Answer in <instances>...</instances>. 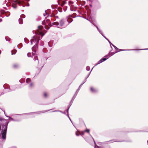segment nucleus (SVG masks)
I'll return each mask as SVG.
<instances>
[{
	"label": "nucleus",
	"mask_w": 148,
	"mask_h": 148,
	"mask_svg": "<svg viewBox=\"0 0 148 148\" xmlns=\"http://www.w3.org/2000/svg\"><path fill=\"white\" fill-rule=\"evenodd\" d=\"M44 95L45 97H46L47 96V94L46 93H45L44 94Z\"/></svg>",
	"instance_id": "19"
},
{
	"label": "nucleus",
	"mask_w": 148,
	"mask_h": 148,
	"mask_svg": "<svg viewBox=\"0 0 148 148\" xmlns=\"http://www.w3.org/2000/svg\"><path fill=\"white\" fill-rule=\"evenodd\" d=\"M68 117H69V118L70 119V118H69V116H68Z\"/></svg>",
	"instance_id": "28"
},
{
	"label": "nucleus",
	"mask_w": 148,
	"mask_h": 148,
	"mask_svg": "<svg viewBox=\"0 0 148 148\" xmlns=\"http://www.w3.org/2000/svg\"><path fill=\"white\" fill-rule=\"evenodd\" d=\"M16 52V50H12V51L11 53H12V54H15Z\"/></svg>",
	"instance_id": "13"
},
{
	"label": "nucleus",
	"mask_w": 148,
	"mask_h": 148,
	"mask_svg": "<svg viewBox=\"0 0 148 148\" xmlns=\"http://www.w3.org/2000/svg\"><path fill=\"white\" fill-rule=\"evenodd\" d=\"M34 52H32V54H31L30 53H28L27 54V56L28 57H32L33 56H34V60L35 62H36L37 63H38V58L36 54L35 51L34 50V51H33Z\"/></svg>",
	"instance_id": "4"
},
{
	"label": "nucleus",
	"mask_w": 148,
	"mask_h": 148,
	"mask_svg": "<svg viewBox=\"0 0 148 148\" xmlns=\"http://www.w3.org/2000/svg\"><path fill=\"white\" fill-rule=\"evenodd\" d=\"M145 49V50L148 49Z\"/></svg>",
	"instance_id": "27"
},
{
	"label": "nucleus",
	"mask_w": 148,
	"mask_h": 148,
	"mask_svg": "<svg viewBox=\"0 0 148 148\" xmlns=\"http://www.w3.org/2000/svg\"><path fill=\"white\" fill-rule=\"evenodd\" d=\"M58 4L62 6H63L65 4V2L64 1H62V3H60V2H59L58 1Z\"/></svg>",
	"instance_id": "10"
},
{
	"label": "nucleus",
	"mask_w": 148,
	"mask_h": 148,
	"mask_svg": "<svg viewBox=\"0 0 148 148\" xmlns=\"http://www.w3.org/2000/svg\"><path fill=\"white\" fill-rule=\"evenodd\" d=\"M19 22L20 24H22L23 23V21L22 20L21 18H19Z\"/></svg>",
	"instance_id": "14"
},
{
	"label": "nucleus",
	"mask_w": 148,
	"mask_h": 148,
	"mask_svg": "<svg viewBox=\"0 0 148 148\" xmlns=\"http://www.w3.org/2000/svg\"><path fill=\"white\" fill-rule=\"evenodd\" d=\"M39 40V37H33V39H31V44H33L35 43V45L32 48L33 51H34V49L35 47V45H37L38 44Z\"/></svg>",
	"instance_id": "2"
},
{
	"label": "nucleus",
	"mask_w": 148,
	"mask_h": 148,
	"mask_svg": "<svg viewBox=\"0 0 148 148\" xmlns=\"http://www.w3.org/2000/svg\"><path fill=\"white\" fill-rule=\"evenodd\" d=\"M86 69L87 71H89L90 70V67L89 66H87L86 67Z\"/></svg>",
	"instance_id": "17"
},
{
	"label": "nucleus",
	"mask_w": 148,
	"mask_h": 148,
	"mask_svg": "<svg viewBox=\"0 0 148 148\" xmlns=\"http://www.w3.org/2000/svg\"><path fill=\"white\" fill-rule=\"evenodd\" d=\"M67 21L68 23H71L73 21L72 19L70 18H69L67 19Z\"/></svg>",
	"instance_id": "12"
},
{
	"label": "nucleus",
	"mask_w": 148,
	"mask_h": 148,
	"mask_svg": "<svg viewBox=\"0 0 148 148\" xmlns=\"http://www.w3.org/2000/svg\"><path fill=\"white\" fill-rule=\"evenodd\" d=\"M7 129V125H4L3 126V130L1 132V134L2 138L3 139H5L6 138Z\"/></svg>",
	"instance_id": "5"
},
{
	"label": "nucleus",
	"mask_w": 148,
	"mask_h": 148,
	"mask_svg": "<svg viewBox=\"0 0 148 148\" xmlns=\"http://www.w3.org/2000/svg\"><path fill=\"white\" fill-rule=\"evenodd\" d=\"M1 130V125H0V131Z\"/></svg>",
	"instance_id": "25"
},
{
	"label": "nucleus",
	"mask_w": 148,
	"mask_h": 148,
	"mask_svg": "<svg viewBox=\"0 0 148 148\" xmlns=\"http://www.w3.org/2000/svg\"><path fill=\"white\" fill-rule=\"evenodd\" d=\"M96 27L97 28V29L99 31V32L102 35V36H103L107 40H108L110 44V46H111V45H112L113 47H114L115 48V49L116 50V52H118L119 51H122V50H121L120 49H119L118 48H117L116 46H114L113 44H112V43H111L109 41V40L105 37L104 36H103V35L102 34V32L99 29V28L98 27L96 26Z\"/></svg>",
	"instance_id": "7"
},
{
	"label": "nucleus",
	"mask_w": 148,
	"mask_h": 148,
	"mask_svg": "<svg viewBox=\"0 0 148 148\" xmlns=\"http://www.w3.org/2000/svg\"><path fill=\"white\" fill-rule=\"evenodd\" d=\"M43 23L44 25H45V28L46 29H47L49 28V27L48 28H47L46 27L48 25L50 26L51 25V23L50 20L48 19L46 20V21H45Z\"/></svg>",
	"instance_id": "8"
},
{
	"label": "nucleus",
	"mask_w": 148,
	"mask_h": 148,
	"mask_svg": "<svg viewBox=\"0 0 148 148\" xmlns=\"http://www.w3.org/2000/svg\"><path fill=\"white\" fill-rule=\"evenodd\" d=\"M44 16H46V15H45V14H44Z\"/></svg>",
	"instance_id": "26"
},
{
	"label": "nucleus",
	"mask_w": 148,
	"mask_h": 148,
	"mask_svg": "<svg viewBox=\"0 0 148 148\" xmlns=\"http://www.w3.org/2000/svg\"><path fill=\"white\" fill-rule=\"evenodd\" d=\"M89 131H90V130H89L87 129V130H85L84 132H83L82 133V135H83L84 134V133L85 132H87L88 133H89Z\"/></svg>",
	"instance_id": "11"
},
{
	"label": "nucleus",
	"mask_w": 148,
	"mask_h": 148,
	"mask_svg": "<svg viewBox=\"0 0 148 148\" xmlns=\"http://www.w3.org/2000/svg\"><path fill=\"white\" fill-rule=\"evenodd\" d=\"M132 50H133V49H132Z\"/></svg>",
	"instance_id": "29"
},
{
	"label": "nucleus",
	"mask_w": 148,
	"mask_h": 148,
	"mask_svg": "<svg viewBox=\"0 0 148 148\" xmlns=\"http://www.w3.org/2000/svg\"><path fill=\"white\" fill-rule=\"evenodd\" d=\"M30 81V79L29 78H27L26 79V82L27 83H28Z\"/></svg>",
	"instance_id": "15"
},
{
	"label": "nucleus",
	"mask_w": 148,
	"mask_h": 148,
	"mask_svg": "<svg viewBox=\"0 0 148 148\" xmlns=\"http://www.w3.org/2000/svg\"><path fill=\"white\" fill-rule=\"evenodd\" d=\"M2 119L0 118V121H1L2 120Z\"/></svg>",
	"instance_id": "22"
},
{
	"label": "nucleus",
	"mask_w": 148,
	"mask_h": 148,
	"mask_svg": "<svg viewBox=\"0 0 148 148\" xmlns=\"http://www.w3.org/2000/svg\"><path fill=\"white\" fill-rule=\"evenodd\" d=\"M52 23L53 25H58V27L60 28H63L66 26V25H65L64 22L63 20H61L60 21L59 24L58 22H54Z\"/></svg>",
	"instance_id": "3"
},
{
	"label": "nucleus",
	"mask_w": 148,
	"mask_h": 148,
	"mask_svg": "<svg viewBox=\"0 0 148 148\" xmlns=\"http://www.w3.org/2000/svg\"><path fill=\"white\" fill-rule=\"evenodd\" d=\"M82 85V84H81V85H80V86H79V88L80 87V86ZM79 89H78V90H77V91L78 90H79Z\"/></svg>",
	"instance_id": "24"
},
{
	"label": "nucleus",
	"mask_w": 148,
	"mask_h": 148,
	"mask_svg": "<svg viewBox=\"0 0 148 148\" xmlns=\"http://www.w3.org/2000/svg\"><path fill=\"white\" fill-rule=\"evenodd\" d=\"M42 26H40L38 27V29L36 32V34H39L42 37L44 35L42 29Z\"/></svg>",
	"instance_id": "6"
},
{
	"label": "nucleus",
	"mask_w": 148,
	"mask_h": 148,
	"mask_svg": "<svg viewBox=\"0 0 148 148\" xmlns=\"http://www.w3.org/2000/svg\"><path fill=\"white\" fill-rule=\"evenodd\" d=\"M90 90L92 92H94L95 91V90L93 88H91Z\"/></svg>",
	"instance_id": "16"
},
{
	"label": "nucleus",
	"mask_w": 148,
	"mask_h": 148,
	"mask_svg": "<svg viewBox=\"0 0 148 148\" xmlns=\"http://www.w3.org/2000/svg\"><path fill=\"white\" fill-rule=\"evenodd\" d=\"M2 21V19H0V22H1V21Z\"/></svg>",
	"instance_id": "23"
},
{
	"label": "nucleus",
	"mask_w": 148,
	"mask_h": 148,
	"mask_svg": "<svg viewBox=\"0 0 148 148\" xmlns=\"http://www.w3.org/2000/svg\"><path fill=\"white\" fill-rule=\"evenodd\" d=\"M33 85V84L32 83H31L30 84V86L31 87Z\"/></svg>",
	"instance_id": "21"
},
{
	"label": "nucleus",
	"mask_w": 148,
	"mask_h": 148,
	"mask_svg": "<svg viewBox=\"0 0 148 148\" xmlns=\"http://www.w3.org/2000/svg\"><path fill=\"white\" fill-rule=\"evenodd\" d=\"M18 65L17 64H14L13 65V66L14 68H16L17 67H18Z\"/></svg>",
	"instance_id": "18"
},
{
	"label": "nucleus",
	"mask_w": 148,
	"mask_h": 148,
	"mask_svg": "<svg viewBox=\"0 0 148 148\" xmlns=\"http://www.w3.org/2000/svg\"><path fill=\"white\" fill-rule=\"evenodd\" d=\"M109 56L108 55H107L105 56L103 58L101 59L99 61V63L97 64H100L102 62L106 60L107 59H108L109 58Z\"/></svg>",
	"instance_id": "9"
},
{
	"label": "nucleus",
	"mask_w": 148,
	"mask_h": 148,
	"mask_svg": "<svg viewBox=\"0 0 148 148\" xmlns=\"http://www.w3.org/2000/svg\"><path fill=\"white\" fill-rule=\"evenodd\" d=\"M24 2L23 0H14L12 2V7L13 8H15L18 4L21 6L22 5L24 7L25 5H24L23 4Z\"/></svg>",
	"instance_id": "1"
},
{
	"label": "nucleus",
	"mask_w": 148,
	"mask_h": 148,
	"mask_svg": "<svg viewBox=\"0 0 148 148\" xmlns=\"http://www.w3.org/2000/svg\"><path fill=\"white\" fill-rule=\"evenodd\" d=\"M76 135H77V136H78L79 135V134H78V133H77V132H76Z\"/></svg>",
	"instance_id": "20"
}]
</instances>
